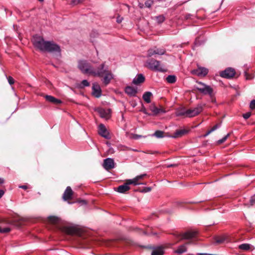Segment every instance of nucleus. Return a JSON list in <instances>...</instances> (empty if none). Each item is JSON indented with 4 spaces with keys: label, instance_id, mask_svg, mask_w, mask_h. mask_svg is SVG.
I'll return each instance as SVG.
<instances>
[{
    "label": "nucleus",
    "instance_id": "1",
    "mask_svg": "<svg viewBox=\"0 0 255 255\" xmlns=\"http://www.w3.org/2000/svg\"><path fill=\"white\" fill-rule=\"evenodd\" d=\"M34 46L40 50L48 52H60V46L53 41H45L41 36H35L33 38Z\"/></svg>",
    "mask_w": 255,
    "mask_h": 255
},
{
    "label": "nucleus",
    "instance_id": "2",
    "mask_svg": "<svg viewBox=\"0 0 255 255\" xmlns=\"http://www.w3.org/2000/svg\"><path fill=\"white\" fill-rule=\"evenodd\" d=\"M195 89L203 95H211L213 92V88L201 82H197V85L194 86Z\"/></svg>",
    "mask_w": 255,
    "mask_h": 255
},
{
    "label": "nucleus",
    "instance_id": "3",
    "mask_svg": "<svg viewBox=\"0 0 255 255\" xmlns=\"http://www.w3.org/2000/svg\"><path fill=\"white\" fill-rule=\"evenodd\" d=\"M109 71L108 66H106L105 62H104L97 68H93L92 75L94 76L102 77Z\"/></svg>",
    "mask_w": 255,
    "mask_h": 255
},
{
    "label": "nucleus",
    "instance_id": "4",
    "mask_svg": "<svg viewBox=\"0 0 255 255\" xmlns=\"http://www.w3.org/2000/svg\"><path fill=\"white\" fill-rule=\"evenodd\" d=\"M78 67L83 73L92 75L93 67L87 61H79Z\"/></svg>",
    "mask_w": 255,
    "mask_h": 255
},
{
    "label": "nucleus",
    "instance_id": "5",
    "mask_svg": "<svg viewBox=\"0 0 255 255\" xmlns=\"http://www.w3.org/2000/svg\"><path fill=\"white\" fill-rule=\"evenodd\" d=\"M146 66L148 68L153 70L161 72L164 71L165 70L161 65L160 62L153 59H149L147 61Z\"/></svg>",
    "mask_w": 255,
    "mask_h": 255
},
{
    "label": "nucleus",
    "instance_id": "6",
    "mask_svg": "<svg viewBox=\"0 0 255 255\" xmlns=\"http://www.w3.org/2000/svg\"><path fill=\"white\" fill-rule=\"evenodd\" d=\"M203 110L202 106L200 105H198L196 108L192 109L186 110V117L191 118L199 114Z\"/></svg>",
    "mask_w": 255,
    "mask_h": 255
},
{
    "label": "nucleus",
    "instance_id": "7",
    "mask_svg": "<svg viewBox=\"0 0 255 255\" xmlns=\"http://www.w3.org/2000/svg\"><path fill=\"white\" fill-rule=\"evenodd\" d=\"M166 50L163 48H158L154 47V48L149 49L147 51V57H151L152 56L157 54V55H163L165 54Z\"/></svg>",
    "mask_w": 255,
    "mask_h": 255
},
{
    "label": "nucleus",
    "instance_id": "8",
    "mask_svg": "<svg viewBox=\"0 0 255 255\" xmlns=\"http://www.w3.org/2000/svg\"><path fill=\"white\" fill-rule=\"evenodd\" d=\"M130 182V179L127 180L124 184L118 186L116 191L120 193H126L130 189L129 185L132 184V183Z\"/></svg>",
    "mask_w": 255,
    "mask_h": 255
},
{
    "label": "nucleus",
    "instance_id": "9",
    "mask_svg": "<svg viewBox=\"0 0 255 255\" xmlns=\"http://www.w3.org/2000/svg\"><path fill=\"white\" fill-rule=\"evenodd\" d=\"M62 231L68 235H77L79 234V230L75 226H65L62 229Z\"/></svg>",
    "mask_w": 255,
    "mask_h": 255
},
{
    "label": "nucleus",
    "instance_id": "10",
    "mask_svg": "<svg viewBox=\"0 0 255 255\" xmlns=\"http://www.w3.org/2000/svg\"><path fill=\"white\" fill-rule=\"evenodd\" d=\"M103 166L106 170H109L114 168L115 167L114 159L111 158H106L104 160Z\"/></svg>",
    "mask_w": 255,
    "mask_h": 255
},
{
    "label": "nucleus",
    "instance_id": "11",
    "mask_svg": "<svg viewBox=\"0 0 255 255\" xmlns=\"http://www.w3.org/2000/svg\"><path fill=\"white\" fill-rule=\"evenodd\" d=\"M235 75V71L233 68H228L220 73V76L225 78H231Z\"/></svg>",
    "mask_w": 255,
    "mask_h": 255
},
{
    "label": "nucleus",
    "instance_id": "12",
    "mask_svg": "<svg viewBox=\"0 0 255 255\" xmlns=\"http://www.w3.org/2000/svg\"><path fill=\"white\" fill-rule=\"evenodd\" d=\"M99 134L106 139H110V136L105 126L101 124L99 126Z\"/></svg>",
    "mask_w": 255,
    "mask_h": 255
},
{
    "label": "nucleus",
    "instance_id": "13",
    "mask_svg": "<svg viewBox=\"0 0 255 255\" xmlns=\"http://www.w3.org/2000/svg\"><path fill=\"white\" fill-rule=\"evenodd\" d=\"M92 95L96 98H99L102 95V90L100 85L94 83L92 86Z\"/></svg>",
    "mask_w": 255,
    "mask_h": 255
},
{
    "label": "nucleus",
    "instance_id": "14",
    "mask_svg": "<svg viewBox=\"0 0 255 255\" xmlns=\"http://www.w3.org/2000/svg\"><path fill=\"white\" fill-rule=\"evenodd\" d=\"M193 74L198 76H205L208 73V69L202 67H198L197 69L192 71Z\"/></svg>",
    "mask_w": 255,
    "mask_h": 255
},
{
    "label": "nucleus",
    "instance_id": "15",
    "mask_svg": "<svg viewBox=\"0 0 255 255\" xmlns=\"http://www.w3.org/2000/svg\"><path fill=\"white\" fill-rule=\"evenodd\" d=\"M147 175L146 173H143V174H140L139 175H137L134 178L130 179V183H132V184L134 185L145 184L146 183L139 182V181L140 180H142L144 177H147Z\"/></svg>",
    "mask_w": 255,
    "mask_h": 255
},
{
    "label": "nucleus",
    "instance_id": "16",
    "mask_svg": "<svg viewBox=\"0 0 255 255\" xmlns=\"http://www.w3.org/2000/svg\"><path fill=\"white\" fill-rule=\"evenodd\" d=\"M103 77L102 82L105 86L108 85L111 80L114 78V75L110 70L105 73Z\"/></svg>",
    "mask_w": 255,
    "mask_h": 255
},
{
    "label": "nucleus",
    "instance_id": "17",
    "mask_svg": "<svg viewBox=\"0 0 255 255\" xmlns=\"http://www.w3.org/2000/svg\"><path fill=\"white\" fill-rule=\"evenodd\" d=\"M150 110L152 112V115L156 116L159 113H164L165 111L163 108H158L155 106L154 104H152L149 107Z\"/></svg>",
    "mask_w": 255,
    "mask_h": 255
},
{
    "label": "nucleus",
    "instance_id": "18",
    "mask_svg": "<svg viewBox=\"0 0 255 255\" xmlns=\"http://www.w3.org/2000/svg\"><path fill=\"white\" fill-rule=\"evenodd\" d=\"M197 232L195 231H188L181 235H179V236L181 237V240H189L194 238Z\"/></svg>",
    "mask_w": 255,
    "mask_h": 255
},
{
    "label": "nucleus",
    "instance_id": "19",
    "mask_svg": "<svg viewBox=\"0 0 255 255\" xmlns=\"http://www.w3.org/2000/svg\"><path fill=\"white\" fill-rule=\"evenodd\" d=\"M97 111L101 118L106 119L110 118V110L109 109L105 110L103 108H99L97 109Z\"/></svg>",
    "mask_w": 255,
    "mask_h": 255
},
{
    "label": "nucleus",
    "instance_id": "20",
    "mask_svg": "<svg viewBox=\"0 0 255 255\" xmlns=\"http://www.w3.org/2000/svg\"><path fill=\"white\" fill-rule=\"evenodd\" d=\"M145 81V77L142 74H137L133 79L132 83L134 85H138L143 83Z\"/></svg>",
    "mask_w": 255,
    "mask_h": 255
},
{
    "label": "nucleus",
    "instance_id": "21",
    "mask_svg": "<svg viewBox=\"0 0 255 255\" xmlns=\"http://www.w3.org/2000/svg\"><path fill=\"white\" fill-rule=\"evenodd\" d=\"M125 92L130 97H135L137 93V90L136 88L127 86L125 88Z\"/></svg>",
    "mask_w": 255,
    "mask_h": 255
},
{
    "label": "nucleus",
    "instance_id": "22",
    "mask_svg": "<svg viewBox=\"0 0 255 255\" xmlns=\"http://www.w3.org/2000/svg\"><path fill=\"white\" fill-rule=\"evenodd\" d=\"M73 195V191L70 186H68L63 195V199L64 200L66 201L67 200L71 199L72 198V196Z\"/></svg>",
    "mask_w": 255,
    "mask_h": 255
},
{
    "label": "nucleus",
    "instance_id": "23",
    "mask_svg": "<svg viewBox=\"0 0 255 255\" xmlns=\"http://www.w3.org/2000/svg\"><path fill=\"white\" fill-rule=\"evenodd\" d=\"M46 100L50 103L55 105H59L62 103L60 100L55 98L53 96L50 95H46L45 96Z\"/></svg>",
    "mask_w": 255,
    "mask_h": 255
},
{
    "label": "nucleus",
    "instance_id": "24",
    "mask_svg": "<svg viewBox=\"0 0 255 255\" xmlns=\"http://www.w3.org/2000/svg\"><path fill=\"white\" fill-rule=\"evenodd\" d=\"M153 96L151 92H145L142 95V99L147 104L151 103V98Z\"/></svg>",
    "mask_w": 255,
    "mask_h": 255
},
{
    "label": "nucleus",
    "instance_id": "25",
    "mask_svg": "<svg viewBox=\"0 0 255 255\" xmlns=\"http://www.w3.org/2000/svg\"><path fill=\"white\" fill-rule=\"evenodd\" d=\"M215 242L216 243L218 244H223L224 243H227L228 242V240L227 237L226 236H222L221 237H216L215 239Z\"/></svg>",
    "mask_w": 255,
    "mask_h": 255
},
{
    "label": "nucleus",
    "instance_id": "26",
    "mask_svg": "<svg viewBox=\"0 0 255 255\" xmlns=\"http://www.w3.org/2000/svg\"><path fill=\"white\" fill-rule=\"evenodd\" d=\"M164 253L163 248L158 247L154 249L151 253V255H163Z\"/></svg>",
    "mask_w": 255,
    "mask_h": 255
},
{
    "label": "nucleus",
    "instance_id": "27",
    "mask_svg": "<svg viewBox=\"0 0 255 255\" xmlns=\"http://www.w3.org/2000/svg\"><path fill=\"white\" fill-rule=\"evenodd\" d=\"M189 243H187L184 245H182L180 246L175 251V253L178 254H181L183 253H185L186 252V245L188 244Z\"/></svg>",
    "mask_w": 255,
    "mask_h": 255
},
{
    "label": "nucleus",
    "instance_id": "28",
    "mask_svg": "<svg viewBox=\"0 0 255 255\" xmlns=\"http://www.w3.org/2000/svg\"><path fill=\"white\" fill-rule=\"evenodd\" d=\"M187 132L185 129H179L177 130L174 133V137H178L182 136Z\"/></svg>",
    "mask_w": 255,
    "mask_h": 255
},
{
    "label": "nucleus",
    "instance_id": "29",
    "mask_svg": "<svg viewBox=\"0 0 255 255\" xmlns=\"http://www.w3.org/2000/svg\"><path fill=\"white\" fill-rule=\"evenodd\" d=\"M239 249L244 251H248L251 249V245L249 244H242L239 246Z\"/></svg>",
    "mask_w": 255,
    "mask_h": 255
},
{
    "label": "nucleus",
    "instance_id": "30",
    "mask_svg": "<svg viewBox=\"0 0 255 255\" xmlns=\"http://www.w3.org/2000/svg\"><path fill=\"white\" fill-rule=\"evenodd\" d=\"M176 77L174 75H168L166 78V81L169 83H174L176 82Z\"/></svg>",
    "mask_w": 255,
    "mask_h": 255
},
{
    "label": "nucleus",
    "instance_id": "31",
    "mask_svg": "<svg viewBox=\"0 0 255 255\" xmlns=\"http://www.w3.org/2000/svg\"><path fill=\"white\" fill-rule=\"evenodd\" d=\"M90 86V83L87 80H83L81 83L78 85L79 88L82 89L85 87H88Z\"/></svg>",
    "mask_w": 255,
    "mask_h": 255
},
{
    "label": "nucleus",
    "instance_id": "32",
    "mask_svg": "<svg viewBox=\"0 0 255 255\" xmlns=\"http://www.w3.org/2000/svg\"><path fill=\"white\" fill-rule=\"evenodd\" d=\"M176 115L177 116H186V110H178L176 112Z\"/></svg>",
    "mask_w": 255,
    "mask_h": 255
},
{
    "label": "nucleus",
    "instance_id": "33",
    "mask_svg": "<svg viewBox=\"0 0 255 255\" xmlns=\"http://www.w3.org/2000/svg\"><path fill=\"white\" fill-rule=\"evenodd\" d=\"M163 132L160 130L156 131L153 135L156 136L157 138H161L163 137Z\"/></svg>",
    "mask_w": 255,
    "mask_h": 255
},
{
    "label": "nucleus",
    "instance_id": "34",
    "mask_svg": "<svg viewBox=\"0 0 255 255\" xmlns=\"http://www.w3.org/2000/svg\"><path fill=\"white\" fill-rule=\"evenodd\" d=\"M10 231V228L8 227L2 228L0 226V233L4 234L8 233Z\"/></svg>",
    "mask_w": 255,
    "mask_h": 255
},
{
    "label": "nucleus",
    "instance_id": "35",
    "mask_svg": "<svg viewBox=\"0 0 255 255\" xmlns=\"http://www.w3.org/2000/svg\"><path fill=\"white\" fill-rule=\"evenodd\" d=\"M156 19L158 23H161L165 20V17L163 15H160L156 17Z\"/></svg>",
    "mask_w": 255,
    "mask_h": 255
},
{
    "label": "nucleus",
    "instance_id": "36",
    "mask_svg": "<svg viewBox=\"0 0 255 255\" xmlns=\"http://www.w3.org/2000/svg\"><path fill=\"white\" fill-rule=\"evenodd\" d=\"M48 218L49 220L53 223H56L59 221L58 218L55 216H50Z\"/></svg>",
    "mask_w": 255,
    "mask_h": 255
},
{
    "label": "nucleus",
    "instance_id": "37",
    "mask_svg": "<svg viewBox=\"0 0 255 255\" xmlns=\"http://www.w3.org/2000/svg\"><path fill=\"white\" fill-rule=\"evenodd\" d=\"M229 135L230 134L229 133L227 134L226 136H225L222 139L218 140V141H217V143L218 144H219L223 143L224 142H225L227 140V139L229 137Z\"/></svg>",
    "mask_w": 255,
    "mask_h": 255
},
{
    "label": "nucleus",
    "instance_id": "38",
    "mask_svg": "<svg viewBox=\"0 0 255 255\" xmlns=\"http://www.w3.org/2000/svg\"><path fill=\"white\" fill-rule=\"evenodd\" d=\"M144 4L146 7L150 8L153 4V1L151 0H148L145 2Z\"/></svg>",
    "mask_w": 255,
    "mask_h": 255
},
{
    "label": "nucleus",
    "instance_id": "39",
    "mask_svg": "<svg viewBox=\"0 0 255 255\" xmlns=\"http://www.w3.org/2000/svg\"><path fill=\"white\" fill-rule=\"evenodd\" d=\"M255 204V195L251 197L250 200V206H253Z\"/></svg>",
    "mask_w": 255,
    "mask_h": 255
},
{
    "label": "nucleus",
    "instance_id": "40",
    "mask_svg": "<svg viewBox=\"0 0 255 255\" xmlns=\"http://www.w3.org/2000/svg\"><path fill=\"white\" fill-rule=\"evenodd\" d=\"M140 111L143 113L144 114H145L146 115H151L150 114H148L147 113L146 108L143 105H142V107H141V109L140 110Z\"/></svg>",
    "mask_w": 255,
    "mask_h": 255
},
{
    "label": "nucleus",
    "instance_id": "41",
    "mask_svg": "<svg viewBox=\"0 0 255 255\" xmlns=\"http://www.w3.org/2000/svg\"><path fill=\"white\" fill-rule=\"evenodd\" d=\"M151 190V187H144L143 189H142L140 192L142 193H146L150 191Z\"/></svg>",
    "mask_w": 255,
    "mask_h": 255
},
{
    "label": "nucleus",
    "instance_id": "42",
    "mask_svg": "<svg viewBox=\"0 0 255 255\" xmlns=\"http://www.w3.org/2000/svg\"><path fill=\"white\" fill-rule=\"evenodd\" d=\"M245 76L247 80H251L253 78V76L252 75L248 74L247 72H245Z\"/></svg>",
    "mask_w": 255,
    "mask_h": 255
},
{
    "label": "nucleus",
    "instance_id": "43",
    "mask_svg": "<svg viewBox=\"0 0 255 255\" xmlns=\"http://www.w3.org/2000/svg\"><path fill=\"white\" fill-rule=\"evenodd\" d=\"M7 78L8 82L10 85H12L14 83V80L12 77L9 76Z\"/></svg>",
    "mask_w": 255,
    "mask_h": 255
},
{
    "label": "nucleus",
    "instance_id": "44",
    "mask_svg": "<svg viewBox=\"0 0 255 255\" xmlns=\"http://www.w3.org/2000/svg\"><path fill=\"white\" fill-rule=\"evenodd\" d=\"M250 107V108L252 110L255 109V100H253L251 102Z\"/></svg>",
    "mask_w": 255,
    "mask_h": 255
},
{
    "label": "nucleus",
    "instance_id": "45",
    "mask_svg": "<svg viewBox=\"0 0 255 255\" xmlns=\"http://www.w3.org/2000/svg\"><path fill=\"white\" fill-rule=\"evenodd\" d=\"M142 137H143V136L137 134H134L132 136V137L134 139H138ZM143 137H145V136H143Z\"/></svg>",
    "mask_w": 255,
    "mask_h": 255
},
{
    "label": "nucleus",
    "instance_id": "46",
    "mask_svg": "<svg viewBox=\"0 0 255 255\" xmlns=\"http://www.w3.org/2000/svg\"><path fill=\"white\" fill-rule=\"evenodd\" d=\"M209 96L210 97V99H211V102H212L213 103H216V99H215V98L214 97L213 92L212 93L211 95H209Z\"/></svg>",
    "mask_w": 255,
    "mask_h": 255
},
{
    "label": "nucleus",
    "instance_id": "47",
    "mask_svg": "<svg viewBox=\"0 0 255 255\" xmlns=\"http://www.w3.org/2000/svg\"><path fill=\"white\" fill-rule=\"evenodd\" d=\"M251 116V114L249 112L246 113L243 115V117L245 119H249Z\"/></svg>",
    "mask_w": 255,
    "mask_h": 255
},
{
    "label": "nucleus",
    "instance_id": "48",
    "mask_svg": "<svg viewBox=\"0 0 255 255\" xmlns=\"http://www.w3.org/2000/svg\"><path fill=\"white\" fill-rule=\"evenodd\" d=\"M220 127V124H217V125H215V126H214L213 127H212V128L211 129V131H214V130H215L216 129H217L218 128H219Z\"/></svg>",
    "mask_w": 255,
    "mask_h": 255
},
{
    "label": "nucleus",
    "instance_id": "49",
    "mask_svg": "<svg viewBox=\"0 0 255 255\" xmlns=\"http://www.w3.org/2000/svg\"><path fill=\"white\" fill-rule=\"evenodd\" d=\"M123 20V18L119 16L117 17V21L118 23H121Z\"/></svg>",
    "mask_w": 255,
    "mask_h": 255
},
{
    "label": "nucleus",
    "instance_id": "50",
    "mask_svg": "<svg viewBox=\"0 0 255 255\" xmlns=\"http://www.w3.org/2000/svg\"><path fill=\"white\" fill-rule=\"evenodd\" d=\"M4 194V191L2 190H0V198Z\"/></svg>",
    "mask_w": 255,
    "mask_h": 255
},
{
    "label": "nucleus",
    "instance_id": "51",
    "mask_svg": "<svg viewBox=\"0 0 255 255\" xmlns=\"http://www.w3.org/2000/svg\"><path fill=\"white\" fill-rule=\"evenodd\" d=\"M19 188H21L23 189H27V186L26 185H21V186H19Z\"/></svg>",
    "mask_w": 255,
    "mask_h": 255
},
{
    "label": "nucleus",
    "instance_id": "52",
    "mask_svg": "<svg viewBox=\"0 0 255 255\" xmlns=\"http://www.w3.org/2000/svg\"><path fill=\"white\" fill-rule=\"evenodd\" d=\"M212 132H213L212 131H211V129H210V130H209L207 133L205 135V136H207L208 135H209L210 133H211Z\"/></svg>",
    "mask_w": 255,
    "mask_h": 255
},
{
    "label": "nucleus",
    "instance_id": "53",
    "mask_svg": "<svg viewBox=\"0 0 255 255\" xmlns=\"http://www.w3.org/2000/svg\"><path fill=\"white\" fill-rule=\"evenodd\" d=\"M176 166V164H169L167 166L168 167H174Z\"/></svg>",
    "mask_w": 255,
    "mask_h": 255
},
{
    "label": "nucleus",
    "instance_id": "54",
    "mask_svg": "<svg viewBox=\"0 0 255 255\" xmlns=\"http://www.w3.org/2000/svg\"><path fill=\"white\" fill-rule=\"evenodd\" d=\"M4 182V180L3 179L0 178V184H2Z\"/></svg>",
    "mask_w": 255,
    "mask_h": 255
},
{
    "label": "nucleus",
    "instance_id": "55",
    "mask_svg": "<svg viewBox=\"0 0 255 255\" xmlns=\"http://www.w3.org/2000/svg\"><path fill=\"white\" fill-rule=\"evenodd\" d=\"M139 6L140 8H143V4H142V3H139Z\"/></svg>",
    "mask_w": 255,
    "mask_h": 255
},
{
    "label": "nucleus",
    "instance_id": "56",
    "mask_svg": "<svg viewBox=\"0 0 255 255\" xmlns=\"http://www.w3.org/2000/svg\"><path fill=\"white\" fill-rule=\"evenodd\" d=\"M39 1H43L44 0H38Z\"/></svg>",
    "mask_w": 255,
    "mask_h": 255
},
{
    "label": "nucleus",
    "instance_id": "57",
    "mask_svg": "<svg viewBox=\"0 0 255 255\" xmlns=\"http://www.w3.org/2000/svg\"><path fill=\"white\" fill-rule=\"evenodd\" d=\"M143 234H146V233L145 232H143Z\"/></svg>",
    "mask_w": 255,
    "mask_h": 255
}]
</instances>
